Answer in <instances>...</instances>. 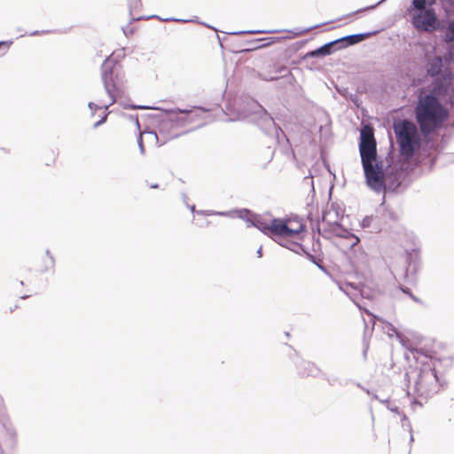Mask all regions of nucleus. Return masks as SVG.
Listing matches in <instances>:
<instances>
[{"instance_id": "nucleus-1", "label": "nucleus", "mask_w": 454, "mask_h": 454, "mask_svg": "<svg viewBox=\"0 0 454 454\" xmlns=\"http://www.w3.org/2000/svg\"><path fill=\"white\" fill-rule=\"evenodd\" d=\"M413 114L420 134L425 137L445 128L450 116V109L441 100L436 86L430 91L423 88L418 90Z\"/></svg>"}, {"instance_id": "nucleus-2", "label": "nucleus", "mask_w": 454, "mask_h": 454, "mask_svg": "<svg viewBox=\"0 0 454 454\" xmlns=\"http://www.w3.org/2000/svg\"><path fill=\"white\" fill-rule=\"evenodd\" d=\"M359 151L368 185L375 191L385 188V174L376 162L377 145L372 127L365 125L361 129Z\"/></svg>"}, {"instance_id": "nucleus-3", "label": "nucleus", "mask_w": 454, "mask_h": 454, "mask_svg": "<svg viewBox=\"0 0 454 454\" xmlns=\"http://www.w3.org/2000/svg\"><path fill=\"white\" fill-rule=\"evenodd\" d=\"M114 53H112L108 58H106L101 66V78L110 101L108 104L102 106H98L94 102H90L88 106L92 112L97 109H107L117 101V98L121 97V94L124 93V75L121 71V65L114 59Z\"/></svg>"}, {"instance_id": "nucleus-4", "label": "nucleus", "mask_w": 454, "mask_h": 454, "mask_svg": "<svg viewBox=\"0 0 454 454\" xmlns=\"http://www.w3.org/2000/svg\"><path fill=\"white\" fill-rule=\"evenodd\" d=\"M249 214L248 209H243L239 212V217L245 219L248 226H254L268 236L273 234L280 238H291L303 231V225L301 223L297 229L289 227L288 223H292L290 219H268L260 215L246 217Z\"/></svg>"}, {"instance_id": "nucleus-5", "label": "nucleus", "mask_w": 454, "mask_h": 454, "mask_svg": "<svg viewBox=\"0 0 454 454\" xmlns=\"http://www.w3.org/2000/svg\"><path fill=\"white\" fill-rule=\"evenodd\" d=\"M393 129L399 145L400 154L410 160L420 146V131L416 122L403 119L395 121Z\"/></svg>"}, {"instance_id": "nucleus-6", "label": "nucleus", "mask_w": 454, "mask_h": 454, "mask_svg": "<svg viewBox=\"0 0 454 454\" xmlns=\"http://www.w3.org/2000/svg\"><path fill=\"white\" fill-rule=\"evenodd\" d=\"M206 112L207 110L202 107H197L196 110L193 111L186 109L182 110L179 108L170 110L167 117L160 121L158 133L152 132V134L155 135L157 141L160 142V145H163L167 141L179 137V133L176 130V128L179 125V119L176 116L177 114H185L186 120L192 121L195 118L200 116V114Z\"/></svg>"}, {"instance_id": "nucleus-7", "label": "nucleus", "mask_w": 454, "mask_h": 454, "mask_svg": "<svg viewBox=\"0 0 454 454\" xmlns=\"http://www.w3.org/2000/svg\"><path fill=\"white\" fill-rule=\"evenodd\" d=\"M421 364L422 367L417 380V388L421 395H427L437 386L439 381L435 370V360L432 357L425 356V360L421 362Z\"/></svg>"}, {"instance_id": "nucleus-8", "label": "nucleus", "mask_w": 454, "mask_h": 454, "mask_svg": "<svg viewBox=\"0 0 454 454\" xmlns=\"http://www.w3.org/2000/svg\"><path fill=\"white\" fill-rule=\"evenodd\" d=\"M410 14L411 23L419 33H433L440 28V20L432 7Z\"/></svg>"}, {"instance_id": "nucleus-9", "label": "nucleus", "mask_w": 454, "mask_h": 454, "mask_svg": "<svg viewBox=\"0 0 454 454\" xmlns=\"http://www.w3.org/2000/svg\"><path fill=\"white\" fill-rule=\"evenodd\" d=\"M257 108H260V116L257 120V124L260 128L264 130L266 133H270L272 130L278 135V129L270 114H268L264 109L262 108L261 106L254 103Z\"/></svg>"}, {"instance_id": "nucleus-10", "label": "nucleus", "mask_w": 454, "mask_h": 454, "mask_svg": "<svg viewBox=\"0 0 454 454\" xmlns=\"http://www.w3.org/2000/svg\"><path fill=\"white\" fill-rule=\"evenodd\" d=\"M340 221V216L338 212L334 208H327L322 216V222L318 224V231H320L321 228L325 226H328L334 230L336 226H339Z\"/></svg>"}, {"instance_id": "nucleus-11", "label": "nucleus", "mask_w": 454, "mask_h": 454, "mask_svg": "<svg viewBox=\"0 0 454 454\" xmlns=\"http://www.w3.org/2000/svg\"><path fill=\"white\" fill-rule=\"evenodd\" d=\"M129 12L130 16V23H133L137 20H149V19H160L157 15L152 16H137L134 15V12L138 11L141 8V0H128Z\"/></svg>"}, {"instance_id": "nucleus-12", "label": "nucleus", "mask_w": 454, "mask_h": 454, "mask_svg": "<svg viewBox=\"0 0 454 454\" xmlns=\"http://www.w3.org/2000/svg\"><path fill=\"white\" fill-rule=\"evenodd\" d=\"M282 247L288 248L291 251L295 252L296 254H300L301 252H304L309 258V261L312 262V254L305 251L303 246L297 242H287L285 244L279 243Z\"/></svg>"}, {"instance_id": "nucleus-13", "label": "nucleus", "mask_w": 454, "mask_h": 454, "mask_svg": "<svg viewBox=\"0 0 454 454\" xmlns=\"http://www.w3.org/2000/svg\"><path fill=\"white\" fill-rule=\"evenodd\" d=\"M443 40L448 43L454 42V20H450L447 23L444 30Z\"/></svg>"}, {"instance_id": "nucleus-14", "label": "nucleus", "mask_w": 454, "mask_h": 454, "mask_svg": "<svg viewBox=\"0 0 454 454\" xmlns=\"http://www.w3.org/2000/svg\"><path fill=\"white\" fill-rule=\"evenodd\" d=\"M422 10H427V0H412L409 12L412 13L413 12H419Z\"/></svg>"}, {"instance_id": "nucleus-15", "label": "nucleus", "mask_w": 454, "mask_h": 454, "mask_svg": "<svg viewBox=\"0 0 454 454\" xmlns=\"http://www.w3.org/2000/svg\"><path fill=\"white\" fill-rule=\"evenodd\" d=\"M338 41L329 43L317 50L314 51V56L317 55H328L332 52V49L335 46Z\"/></svg>"}, {"instance_id": "nucleus-16", "label": "nucleus", "mask_w": 454, "mask_h": 454, "mask_svg": "<svg viewBox=\"0 0 454 454\" xmlns=\"http://www.w3.org/2000/svg\"><path fill=\"white\" fill-rule=\"evenodd\" d=\"M123 108L125 109H155L154 107H152V106H142V105H130V104H122L121 102L120 103Z\"/></svg>"}, {"instance_id": "nucleus-17", "label": "nucleus", "mask_w": 454, "mask_h": 454, "mask_svg": "<svg viewBox=\"0 0 454 454\" xmlns=\"http://www.w3.org/2000/svg\"><path fill=\"white\" fill-rule=\"evenodd\" d=\"M270 31H263V30H249V31H237L231 32V35H244V34H262V33H270Z\"/></svg>"}, {"instance_id": "nucleus-18", "label": "nucleus", "mask_w": 454, "mask_h": 454, "mask_svg": "<svg viewBox=\"0 0 454 454\" xmlns=\"http://www.w3.org/2000/svg\"><path fill=\"white\" fill-rule=\"evenodd\" d=\"M362 37H363L362 35H355L348 36L347 39L349 41L350 43H356L359 42L362 39Z\"/></svg>"}, {"instance_id": "nucleus-19", "label": "nucleus", "mask_w": 454, "mask_h": 454, "mask_svg": "<svg viewBox=\"0 0 454 454\" xmlns=\"http://www.w3.org/2000/svg\"><path fill=\"white\" fill-rule=\"evenodd\" d=\"M137 145H138L141 153L144 154L145 153V146H144V143H143L142 133H139V135H138Z\"/></svg>"}, {"instance_id": "nucleus-20", "label": "nucleus", "mask_w": 454, "mask_h": 454, "mask_svg": "<svg viewBox=\"0 0 454 454\" xmlns=\"http://www.w3.org/2000/svg\"><path fill=\"white\" fill-rule=\"evenodd\" d=\"M131 24L132 23L129 22L125 27L122 28L124 35L127 36L129 35H132L134 32L133 27H131V26H130Z\"/></svg>"}, {"instance_id": "nucleus-21", "label": "nucleus", "mask_w": 454, "mask_h": 454, "mask_svg": "<svg viewBox=\"0 0 454 454\" xmlns=\"http://www.w3.org/2000/svg\"><path fill=\"white\" fill-rule=\"evenodd\" d=\"M348 239H350V247H351L356 246L359 241V239L356 236L352 235V234L348 236Z\"/></svg>"}, {"instance_id": "nucleus-22", "label": "nucleus", "mask_w": 454, "mask_h": 454, "mask_svg": "<svg viewBox=\"0 0 454 454\" xmlns=\"http://www.w3.org/2000/svg\"><path fill=\"white\" fill-rule=\"evenodd\" d=\"M106 118H107V114H104V116L99 120L97 122L94 123L93 127L94 128H98L99 127L100 125H102L104 122H106Z\"/></svg>"}, {"instance_id": "nucleus-23", "label": "nucleus", "mask_w": 454, "mask_h": 454, "mask_svg": "<svg viewBox=\"0 0 454 454\" xmlns=\"http://www.w3.org/2000/svg\"><path fill=\"white\" fill-rule=\"evenodd\" d=\"M50 31L47 30V31H38V30H35V31H33L30 33V35L34 36V35H41V34H45V33H49Z\"/></svg>"}, {"instance_id": "nucleus-24", "label": "nucleus", "mask_w": 454, "mask_h": 454, "mask_svg": "<svg viewBox=\"0 0 454 454\" xmlns=\"http://www.w3.org/2000/svg\"><path fill=\"white\" fill-rule=\"evenodd\" d=\"M312 30V27H308L305 29V31H311ZM302 32H304V30H301V31H298V32H295L296 35H300L301 34Z\"/></svg>"}, {"instance_id": "nucleus-25", "label": "nucleus", "mask_w": 454, "mask_h": 454, "mask_svg": "<svg viewBox=\"0 0 454 454\" xmlns=\"http://www.w3.org/2000/svg\"><path fill=\"white\" fill-rule=\"evenodd\" d=\"M164 21H184L183 20H177V19H165Z\"/></svg>"}, {"instance_id": "nucleus-26", "label": "nucleus", "mask_w": 454, "mask_h": 454, "mask_svg": "<svg viewBox=\"0 0 454 454\" xmlns=\"http://www.w3.org/2000/svg\"><path fill=\"white\" fill-rule=\"evenodd\" d=\"M307 217L309 222H312V213L310 211H309Z\"/></svg>"}, {"instance_id": "nucleus-27", "label": "nucleus", "mask_w": 454, "mask_h": 454, "mask_svg": "<svg viewBox=\"0 0 454 454\" xmlns=\"http://www.w3.org/2000/svg\"><path fill=\"white\" fill-rule=\"evenodd\" d=\"M256 254H257L258 257H261L262 255V247L258 248Z\"/></svg>"}, {"instance_id": "nucleus-28", "label": "nucleus", "mask_w": 454, "mask_h": 454, "mask_svg": "<svg viewBox=\"0 0 454 454\" xmlns=\"http://www.w3.org/2000/svg\"><path fill=\"white\" fill-rule=\"evenodd\" d=\"M296 223H297V226H296V225H294V227H293V226H290V227H291V228H293V229H297V228L299 227V224H300V223H301V224H302V225L304 226V224H303L302 223H301V222H298V221H297V222H296Z\"/></svg>"}, {"instance_id": "nucleus-29", "label": "nucleus", "mask_w": 454, "mask_h": 454, "mask_svg": "<svg viewBox=\"0 0 454 454\" xmlns=\"http://www.w3.org/2000/svg\"><path fill=\"white\" fill-rule=\"evenodd\" d=\"M4 409V403H3V399L2 397L0 396V411Z\"/></svg>"}, {"instance_id": "nucleus-30", "label": "nucleus", "mask_w": 454, "mask_h": 454, "mask_svg": "<svg viewBox=\"0 0 454 454\" xmlns=\"http://www.w3.org/2000/svg\"><path fill=\"white\" fill-rule=\"evenodd\" d=\"M309 177H312V173L310 169L309 170V175L304 177V180H307Z\"/></svg>"}, {"instance_id": "nucleus-31", "label": "nucleus", "mask_w": 454, "mask_h": 454, "mask_svg": "<svg viewBox=\"0 0 454 454\" xmlns=\"http://www.w3.org/2000/svg\"><path fill=\"white\" fill-rule=\"evenodd\" d=\"M305 58L312 57V51H308L305 56Z\"/></svg>"}, {"instance_id": "nucleus-32", "label": "nucleus", "mask_w": 454, "mask_h": 454, "mask_svg": "<svg viewBox=\"0 0 454 454\" xmlns=\"http://www.w3.org/2000/svg\"><path fill=\"white\" fill-rule=\"evenodd\" d=\"M302 376H309V372H300Z\"/></svg>"}, {"instance_id": "nucleus-33", "label": "nucleus", "mask_w": 454, "mask_h": 454, "mask_svg": "<svg viewBox=\"0 0 454 454\" xmlns=\"http://www.w3.org/2000/svg\"><path fill=\"white\" fill-rule=\"evenodd\" d=\"M135 121H136V124L137 125V127L139 128V121H138V118L137 117L135 118Z\"/></svg>"}, {"instance_id": "nucleus-34", "label": "nucleus", "mask_w": 454, "mask_h": 454, "mask_svg": "<svg viewBox=\"0 0 454 454\" xmlns=\"http://www.w3.org/2000/svg\"><path fill=\"white\" fill-rule=\"evenodd\" d=\"M50 259H51V264L53 265V264H54V258L51 255V256H50Z\"/></svg>"}, {"instance_id": "nucleus-35", "label": "nucleus", "mask_w": 454, "mask_h": 454, "mask_svg": "<svg viewBox=\"0 0 454 454\" xmlns=\"http://www.w3.org/2000/svg\"><path fill=\"white\" fill-rule=\"evenodd\" d=\"M215 213H209L208 215H214ZM218 215H225V213H223V212H220V213H217Z\"/></svg>"}, {"instance_id": "nucleus-36", "label": "nucleus", "mask_w": 454, "mask_h": 454, "mask_svg": "<svg viewBox=\"0 0 454 454\" xmlns=\"http://www.w3.org/2000/svg\"><path fill=\"white\" fill-rule=\"evenodd\" d=\"M4 44H6V42H0V46Z\"/></svg>"}, {"instance_id": "nucleus-37", "label": "nucleus", "mask_w": 454, "mask_h": 454, "mask_svg": "<svg viewBox=\"0 0 454 454\" xmlns=\"http://www.w3.org/2000/svg\"><path fill=\"white\" fill-rule=\"evenodd\" d=\"M151 187H152V188H157V187H158V185H157V184H153V185H152Z\"/></svg>"}, {"instance_id": "nucleus-38", "label": "nucleus", "mask_w": 454, "mask_h": 454, "mask_svg": "<svg viewBox=\"0 0 454 454\" xmlns=\"http://www.w3.org/2000/svg\"><path fill=\"white\" fill-rule=\"evenodd\" d=\"M194 208H195V207H194V206H192V207H191V210H192V211H194Z\"/></svg>"}, {"instance_id": "nucleus-39", "label": "nucleus", "mask_w": 454, "mask_h": 454, "mask_svg": "<svg viewBox=\"0 0 454 454\" xmlns=\"http://www.w3.org/2000/svg\"><path fill=\"white\" fill-rule=\"evenodd\" d=\"M27 297V295L21 296V299H26Z\"/></svg>"}, {"instance_id": "nucleus-40", "label": "nucleus", "mask_w": 454, "mask_h": 454, "mask_svg": "<svg viewBox=\"0 0 454 454\" xmlns=\"http://www.w3.org/2000/svg\"><path fill=\"white\" fill-rule=\"evenodd\" d=\"M278 130H280V131H281V134H284V131H282V130L280 129V128H278Z\"/></svg>"}, {"instance_id": "nucleus-41", "label": "nucleus", "mask_w": 454, "mask_h": 454, "mask_svg": "<svg viewBox=\"0 0 454 454\" xmlns=\"http://www.w3.org/2000/svg\"><path fill=\"white\" fill-rule=\"evenodd\" d=\"M274 79H276V78L275 77H270L269 80H274Z\"/></svg>"}]
</instances>
